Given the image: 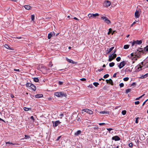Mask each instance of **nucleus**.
Here are the masks:
<instances>
[{
  "label": "nucleus",
  "instance_id": "obj_1",
  "mask_svg": "<svg viewBox=\"0 0 148 148\" xmlns=\"http://www.w3.org/2000/svg\"><path fill=\"white\" fill-rule=\"evenodd\" d=\"M137 54L135 57L140 58L141 57L142 54H143L144 53V51L141 48H139L138 49H137Z\"/></svg>",
  "mask_w": 148,
  "mask_h": 148
},
{
  "label": "nucleus",
  "instance_id": "obj_2",
  "mask_svg": "<svg viewBox=\"0 0 148 148\" xmlns=\"http://www.w3.org/2000/svg\"><path fill=\"white\" fill-rule=\"evenodd\" d=\"M54 95L57 97H63L64 96L66 97L67 95L66 94H65L64 93L62 92H55Z\"/></svg>",
  "mask_w": 148,
  "mask_h": 148
},
{
  "label": "nucleus",
  "instance_id": "obj_3",
  "mask_svg": "<svg viewBox=\"0 0 148 148\" xmlns=\"http://www.w3.org/2000/svg\"><path fill=\"white\" fill-rule=\"evenodd\" d=\"M130 43H132V46H133L134 45H135V46H136V45L137 44L140 45L142 43V41L141 40H134L133 42H130Z\"/></svg>",
  "mask_w": 148,
  "mask_h": 148
},
{
  "label": "nucleus",
  "instance_id": "obj_4",
  "mask_svg": "<svg viewBox=\"0 0 148 148\" xmlns=\"http://www.w3.org/2000/svg\"><path fill=\"white\" fill-rule=\"evenodd\" d=\"M101 19L107 24H109L111 23L110 21L108 19V18L106 16H103L101 17Z\"/></svg>",
  "mask_w": 148,
  "mask_h": 148
},
{
  "label": "nucleus",
  "instance_id": "obj_5",
  "mask_svg": "<svg viewBox=\"0 0 148 148\" xmlns=\"http://www.w3.org/2000/svg\"><path fill=\"white\" fill-rule=\"evenodd\" d=\"M86 112L88 113H89L90 114H92L93 113V112L90 110L88 109H83L82 110V113L83 114V111Z\"/></svg>",
  "mask_w": 148,
  "mask_h": 148
},
{
  "label": "nucleus",
  "instance_id": "obj_6",
  "mask_svg": "<svg viewBox=\"0 0 148 148\" xmlns=\"http://www.w3.org/2000/svg\"><path fill=\"white\" fill-rule=\"evenodd\" d=\"M126 64V63L124 61H122L119 64L118 67L120 69H121L125 66Z\"/></svg>",
  "mask_w": 148,
  "mask_h": 148
},
{
  "label": "nucleus",
  "instance_id": "obj_7",
  "mask_svg": "<svg viewBox=\"0 0 148 148\" xmlns=\"http://www.w3.org/2000/svg\"><path fill=\"white\" fill-rule=\"evenodd\" d=\"M61 122L59 120L56 121H52L53 126L54 127L57 126Z\"/></svg>",
  "mask_w": 148,
  "mask_h": 148
},
{
  "label": "nucleus",
  "instance_id": "obj_8",
  "mask_svg": "<svg viewBox=\"0 0 148 148\" xmlns=\"http://www.w3.org/2000/svg\"><path fill=\"white\" fill-rule=\"evenodd\" d=\"M111 4V2L109 1H105L104 3V5L105 6L108 7Z\"/></svg>",
  "mask_w": 148,
  "mask_h": 148
},
{
  "label": "nucleus",
  "instance_id": "obj_9",
  "mask_svg": "<svg viewBox=\"0 0 148 148\" xmlns=\"http://www.w3.org/2000/svg\"><path fill=\"white\" fill-rule=\"evenodd\" d=\"M112 140L116 141L119 140L120 138L118 136H115L112 138Z\"/></svg>",
  "mask_w": 148,
  "mask_h": 148
},
{
  "label": "nucleus",
  "instance_id": "obj_10",
  "mask_svg": "<svg viewBox=\"0 0 148 148\" xmlns=\"http://www.w3.org/2000/svg\"><path fill=\"white\" fill-rule=\"evenodd\" d=\"M106 81L107 83L110 84L112 85H113L114 84L111 79H110L109 80L106 79Z\"/></svg>",
  "mask_w": 148,
  "mask_h": 148
},
{
  "label": "nucleus",
  "instance_id": "obj_11",
  "mask_svg": "<svg viewBox=\"0 0 148 148\" xmlns=\"http://www.w3.org/2000/svg\"><path fill=\"white\" fill-rule=\"evenodd\" d=\"M67 61L69 62H70V63H72V64H76L77 63V62H75L74 61H73L72 60H71V59H69L68 58H66V59Z\"/></svg>",
  "mask_w": 148,
  "mask_h": 148
},
{
  "label": "nucleus",
  "instance_id": "obj_12",
  "mask_svg": "<svg viewBox=\"0 0 148 148\" xmlns=\"http://www.w3.org/2000/svg\"><path fill=\"white\" fill-rule=\"evenodd\" d=\"M114 48V47H112L110 49H107L106 50L107 53V54H108L110 52H111L113 49Z\"/></svg>",
  "mask_w": 148,
  "mask_h": 148
},
{
  "label": "nucleus",
  "instance_id": "obj_13",
  "mask_svg": "<svg viewBox=\"0 0 148 148\" xmlns=\"http://www.w3.org/2000/svg\"><path fill=\"white\" fill-rule=\"evenodd\" d=\"M81 133V130H78L76 132H75L74 134V135L75 136H78Z\"/></svg>",
  "mask_w": 148,
  "mask_h": 148
},
{
  "label": "nucleus",
  "instance_id": "obj_14",
  "mask_svg": "<svg viewBox=\"0 0 148 148\" xmlns=\"http://www.w3.org/2000/svg\"><path fill=\"white\" fill-rule=\"evenodd\" d=\"M147 76H148V73L144 75H142L140 77V78L141 79H144L146 78Z\"/></svg>",
  "mask_w": 148,
  "mask_h": 148
},
{
  "label": "nucleus",
  "instance_id": "obj_15",
  "mask_svg": "<svg viewBox=\"0 0 148 148\" xmlns=\"http://www.w3.org/2000/svg\"><path fill=\"white\" fill-rule=\"evenodd\" d=\"M43 95L42 94H38L35 95V97L36 98H40L43 97Z\"/></svg>",
  "mask_w": 148,
  "mask_h": 148
},
{
  "label": "nucleus",
  "instance_id": "obj_16",
  "mask_svg": "<svg viewBox=\"0 0 148 148\" xmlns=\"http://www.w3.org/2000/svg\"><path fill=\"white\" fill-rule=\"evenodd\" d=\"M31 87L34 91H35L36 90V87L33 84H32V86H31Z\"/></svg>",
  "mask_w": 148,
  "mask_h": 148
},
{
  "label": "nucleus",
  "instance_id": "obj_17",
  "mask_svg": "<svg viewBox=\"0 0 148 148\" xmlns=\"http://www.w3.org/2000/svg\"><path fill=\"white\" fill-rule=\"evenodd\" d=\"M24 7L27 10L30 9L31 7V6L29 5H25L24 6Z\"/></svg>",
  "mask_w": 148,
  "mask_h": 148
},
{
  "label": "nucleus",
  "instance_id": "obj_18",
  "mask_svg": "<svg viewBox=\"0 0 148 148\" xmlns=\"http://www.w3.org/2000/svg\"><path fill=\"white\" fill-rule=\"evenodd\" d=\"M135 16L137 18L139 17V12L138 11H136L135 13Z\"/></svg>",
  "mask_w": 148,
  "mask_h": 148
},
{
  "label": "nucleus",
  "instance_id": "obj_19",
  "mask_svg": "<svg viewBox=\"0 0 148 148\" xmlns=\"http://www.w3.org/2000/svg\"><path fill=\"white\" fill-rule=\"evenodd\" d=\"M23 110L25 111H27L29 110H31V109L30 108H27L26 107H24L23 108Z\"/></svg>",
  "mask_w": 148,
  "mask_h": 148
},
{
  "label": "nucleus",
  "instance_id": "obj_20",
  "mask_svg": "<svg viewBox=\"0 0 148 148\" xmlns=\"http://www.w3.org/2000/svg\"><path fill=\"white\" fill-rule=\"evenodd\" d=\"M33 79L35 82H38L39 81V79L37 77L33 78Z\"/></svg>",
  "mask_w": 148,
  "mask_h": 148
},
{
  "label": "nucleus",
  "instance_id": "obj_21",
  "mask_svg": "<svg viewBox=\"0 0 148 148\" xmlns=\"http://www.w3.org/2000/svg\"><path fill=\"white\" fill-rule=\"evenodd\" d=\"M32 85V84L30 83H27L26 84L27 87H31Z\"/></svg>",
  "mask_w": 148,
  "mask_h": 148
},
{
  "label": "nucleus",
  "instance_id": "obj_22",
  "mask_svg": "<svg viewBox=\"0 0 148 148\" xmlns=\"http://www.w3.org/2000/svg\"><path fill=\"white\" fill-rule=\"evenodd\" d=\"M130 46V45H125L124 46L123 48H124V49H127L129 48Z\"/></svg>",
  "mask_w": 148,
  "mask_h": 148
},
{
  "label": "nucleus",
  "instance_id": "obj_23",
  "mask_svg": "<svg viewBox=\"0 0 148 148\" xmlns=\"http://www.w3.org/2000/svg\"><path fill=\"white\" fill-rule=\"evenodd\" d=\"M115 63L113 62H112L109 64V65L110 67H112L114 65Z\"/></svg>",
  "mask_w": 148,
  "mask_h": 148
},
{
  "label": "nucleus",
  "instance_id": "obj_24",
  "mask_svg": "<svg viewBox=\"0 0 148 148\" xmlns=\"http://www.w3.org/2000/svg\"><path fill=\"white\" fill-rule=\"evenodd\" d=\"M144 51H148V45L147 46L145 47L144 48Z\"/></svg>",
  "mask_w": 148,
  "mask_h": 148
},
{
  "label": "nucleus",
  "instance_id": "obj_25",
  "mask_svg": "<svg viewBox=\"0 0 148 148\" xmlns=\"http://www.w3.org/2000/svg\"><path fill=\"white\" fill-rule=\"evenodd\" d=\"M92 17H95L97 16H98L99 14L98 13H96L95 14H92Z\"/></svg>",
  "mask_w": 148,
  "mask_h": 148
},
{
  "label": "nucleus",
  "instance_id": "obj_26",
  "mask_svg": "<svg viewBox=\"0 0 148 148\" xmlns=\"http://www.w3.org/2000/svg\"><path fill=\"white\" fill-rule=\"evenodd\" d=\"M99 113L101 114H108L109 112H107L106 111H103L100 112Z\"/></svg>",
  "mask_w": 148,
  "mask_h": 148
},
{
  "label": "nucleus",
  "instance_id": "obj_27",
  "mask_svg": "<svg viewBox=\"0 0 148 148\" xmlns=\"http://www.w3.org/2000/svg\"><path fill=\"white\" fill-rule=\"evenodd\" d=\"M131 91V89L130 88H129L126 90L125 91V93L127 94L129 92H130Z\"/></svg>",
  "mask_w": 148,
  "mask_h": 148
},
{
  "label": "nucleus",
  "instance_id": "obj_28",
  "mask_svg": "<svg viewBox=\"0 0 148 148\" xmlns=\"http://www.w3.org/2000/svg\"><path fill=\"white\" fill-rule=\"evenodd\" d=\"M52 37H53V36H52L51 34L50 33L49 34H48V39H50Z\"/></svg>",
  "mask_w": 148,
  "mask_h": 148
},
{
  "label": "nucleus",
  "instance_id": "obj_29",
  "mask_svg": "<svg viewBox=\"0 0 148 148\" xmlns=\"http://www.w3.org/2000/svg\"><path fill=\"white\" fill-rule=\"evenodd\" d=\"M31 19L32 21H34L35 19V15H32L31 16Z\"/></svg>",
  "mask_w": 148,
  "mask_h": 148
},
{
  "label": "nucleus",
  "instance_id": "obj_30",
  "mask_svg": "<svg viewBox=\"0 0 148 148\" xmlns=\"http://www.w3.org/2000/svg\"><path fill=\"white\" fill-rule=\"evenodd\" d=\"M93 84L95 87H97L99 84L97 82H95L93 83Z\"/></svg>",
  "mask_w": 148,
  "mask_h": 148
},
{
  "label": "nucleus",
  "instance_id": "obj_31",
  "mask_svg": "<svg viewBox=\"0 0 148 148\" xmlns=\"http://www.w3.org/2000/svg\"><path fill=\"white\" fill-rule=\"evenodd\" d=\"M145 63V65L148 62V59L146 58L145 60H144Z\"/></svg>",
  "mask_w": 148,
  "mask_h": 148
},
{
  "label": "nucleus",
  "instance_id": "obj_32",
  "mask_svg": "<svg viewBox=\"0 0 148 148\" xmlns=\"http://www.w3.org/2000/svg\"><path fill=\"white\" fill-rule=\"evenodd\" d=\"M109 76V75L108 74H106L104 75L103 77L105 79H106L108 78Z\"/></svg>",
  "mask_w": 148,
  "mask_h": 148
},
{
  "label": "nucleus",
  "instance_id": "obj_33",
  "mask_svg": "<svg viewBox=\"0 0 148 148\" xmlns=\"http://www.w3.org/2000/svg\"><path fill=\"white\" fill-rule=\"evenodd\" d=\"M50 33L52 35V36L53 37L54 36H55V33L53 31L52 32H50Z\"/></svg>",
  "mask_w": 148,
  "mask_h": 148
},
{
  "label": "nucleus",
  "instance_id": "obj_34",
  "mask_svg": "<svg viewBox=\"0 0 148 148\" xmlns=\"http://www.w3.org/2000/svg\"><path fill=\"white\" fill-rule=\"evenodd\" d=\"M121 113L123 115H125L126 113V111L125 110H123L122 111Z\"/></svg>",
  "mask_w": 148,
  "mask_h": 148
},
{
  "label": "nucleus",
  "instance_id": "obj_35",
  "mask_svg": "<svg viewBox=\"0 0 148 148\" xmlns=\"http://www.w3.org/2000/svg\"><path fill=\"white\" fill-rule=\"evenodd\" d=\"M124 81H127L129 79V78L128 77H125L123 79Z\"/></svg>",
  "mask_w": 148,
  "mask_h": 148
},
{
  "label": "nucleus",
  "instance_id": "obj_36",
  "mask_svg": "<svg viewBox=\"0 0 148 148\" xmlns=\"http://www.w3.org/2000/svg\"><path fill=\"white\" fill-rule=\"evenodd\" d=\"M121 58L120 57H118L116 58V60L117 61L119 62L121 60Z\"/></svg>",
  "mask_w": 148,
  "mask_h": 148
},
{
  "label": "nucleus",
  "instance_id": "obj_37",
  "mask_svg": "<svg viewBox=\"0 0 148 148\" xmlns=\"http://www.w3.org/2000/svg\"><path fill=\"white\" fill-rule=\"evenodd\" d=\"M124 84L123 83H121L119 84V86L120 88L123 87L124 86Z\"/></svg>",
  "mask_w": 148,
  "mask_h": 148
},
{
  "label": "nucleus",
  "instance_id": "obj_38",
  "mask_svg": "<svg viewBox=\"0 0 148 148\" xmlns=\"http://www.w3.org/2000/svg\"><path fill=\"white\" fill-rule=\"evenodd\" d=\"M138 119H139L138 117H137L136 118V120H135V123H138Z\"/></svg>",
  "mask_w": 148,
  "mask_h": 148
},
{
  "label": "nucleus",
  "instance_id": "obj_39",
  "mask_svg": "<svg viewBox=\"0 0 148 148\" xmlns=\"http://www.w3.org/2000/svg\"><path fill=\"white\" fill-rule=\"evenodd\" d=\"M116 56V54H114L112 55V58L114 59Z\"/></svg>",
  "mask_w": 148,
  "mask_h": 148
},
{
  "label": "nucleus",
  "instance_id": "obj_40",
  "mask_svg": "<svg viewBox=\"0 0 148 148\" xmlns=\"http://www.w3.org/2000/svg\"><path fill=\"white\" fill-rule=\"evenodd\" d=\"M138 67H137V69H139V68H141L143 67L142 66H141L140 64L138 65Z\"/></svg>",
  "mask_w": 148,
  "mask_h": 148
},
{
  "label": "nucleus",
  "instance_id": "obj_41",
  "mask_svg": "<svg viewBox=\"0 0 148 148\" xmlns=\"http://www.w3.org/2000/svg\"><path fill=\"white\" fill-rule=\"evenodd\" d=\"M128 145L130 147H132L133 146V144L132 143H129Z\"/></svg>",
  "mask_w": 148,
  "mask_h": 148
},
{
  "label": "nucleus",
  "instance_id": "obj_42",
  "mask_svg": "<svg viewBox=\"0 0 148 148\" xmlns=\"http://www.w3.org/2000/svg\"><path fill=\"white\" fill-rule=\"evenodd\" d=\"M63 82H62L59 81L58 82V84L60 85H61L63 84Z\"/></svg>",
  "mask_w": 148,
  "mask_h": 148
},
{
  "label": "nucleus",
  "instance_id": "obj_43",
  "mask_svg": "<svg viewBox=\"0 0 148 148\" xmlns=\"http://www.w3.org/2000/svg\"><path fill=\"white\" fill-rule=\"evenodd\" d=\"M137 49L135 51V52L134 53L135 54L134 56L135 57L136 56V55H137Z\"/></svg>",
  "mask_w": 148,
  "mask_h": 148
},
{
  "label": "nucleus",
  "instance_id": "obj_44",
  "mask_svg": "<svg viewBox=\"0 0 148 148\" xmlns=\"http://www.w3.org/2000/svg\"><path fill=\"white\" fill-rule=\"evenodd\" d=\"M88 16L89 18H91V17H92V14H89L88 15Z\"/></svg>",
  "mask_w": 148,
  "mask_h": 148
},
{
  "label": "nucleus",
  "instance_id": "obj_45",
  "mask_svg": "<svg viewBox=\"0 0 148 148\" xmlns=\"http://www.w3.org/2000/svg\"><path fill=\"white\" fill-rule=\"evenodd\" d=\"M114 59L113 58H109L108 60V61L109 62H111Z\"/></svg>",
  "mask_w": 148,
  "mask_h": 148
},
{
  "label": "nucleus",
  "instance_id": "obj_46",
  "mask_svg": "<svg viewBox=\"0 0 148 148\" xmlns=\"http://www.w3.org/2000/svg\"><path fill=\"white\" fill-rule=\"evenodd\" d=\"M25 138L26 139L30 138V136H28V135H25Z\"/></svg>",
  "mask_w": 148,
  "mask_h": 148
},
{
  "label": "nucleus",
  "instance_id": "obj_47",
  "mask_svg": "<svg viewBox=\"0 0 148 148\" xmlns=\"http://www.w3.org/2000/svg\"><path fill=\"white\" fill-rule=\"evenodd\" d=\"M106 129L109 132H110L111 130H113V129L112 128H106Z\"/></svg>",
  "mask_w": 148,
  "mask_h": 148
},
{
  "label": "nucleus",
  "instance_id": "obj_48",
  "mask_svg": "<svg viewBox=\"0 0 148 148\" xmlns=\"http://www.w3.org/2000/svg\"><path fill=\"white\" fill-rule=\"evenodd\" d=\"M6 145H10L11 144V142H8L6 143Z\"/></svg>",
  "mask_w": 148,
  "mask_h": 148
},
{
  "label": "nucleus",
  "instance_id": "obj_49",
  "mask_svg": "<svg viewBox=\"0 0 148 148\" xmlns=\"http://www.w3.org/2000/svg\"><path fill=\"white\" fill-rule=\"evenodd\" d=\"M139 103H140V102L138 101H135V104L136 105H138V104H139Z\"/></svg>",
  "mask_w": 148,
  "mask_h": 148
},
{
  "label": "nucleus",
  "instance_id": "obj_50",
  "mask_svg": "<svg viewBox=\"0 0 148 148\" xmlns=\"http://www.w3.org/2000/svg\"><path fill=\"white\" fill-rule=\"evenodd\" d=\"M4 47L6 48H8V47H9V46L7 45V44H5L4 45Z\"/></svg>",
  "mask_w": 148,
  "mask_h": 148
},
{
  "label": "nucleus",
  "instance_id": "obj_51",
  "mask_svg": "<svg viewBox=\"0 0 148 148\" xmlns=\"http://www.w3.org/2000/svg\"><path fill=\"white\" fill-rule=\"evenodd\" d=\"M80 80L82 81H84L86 80V79L85 78H82L80 79Z\"/></svg>",
  "mask_w": 148,
  "mask_h": 148
},
{
  "label": "nucleus",
  "instance_id": "obj_52",
  "mask_svg": "<svg viewBox=\"0 0 148 148\" xmlns=\"http://www.w3.org/2000/svg\"><path fill=\"white\" fill-rule=\"evenodd\" d=\"M148 100V99L145 100L143 103L142 106H144L146 103V102Z\"/></svg>",
  "mask_w": 148,
  "mask_h": 148
},
{
  "label": "nucleus",
  "instance_id": "obj_53",
  "mask_svg": "<svg viewBox=\"0 0 148 148\" xmlns=\"http://www.w3.org/2000/svg\"><path fill=\"white\" fill-rule=\"evenodd\" d=\"M109 32H110V33H112V29L111 28H110L109 29Z\"/></svg>",
  "mask_w": 148,
  "mask_h": 148
},
{
  "label": "nucleus",
  "instance_id": "obj_54",
  "mask_svg": "<svg viewBox=\"0 0 148 148\" xmlns=\"http://www.w3.org/2000/svg\"><path fill=\"white\" fill-rule=\"evenodd\" d=\"M136 84V83L135 82H133L132 84L131 85V86H132L134 85H135Z\"/></svg>",
  "mask_w": 148,
  "mask_h": 148
},
{
  "label": "nucleus",
  "instance_id": "obj_55",
  "mask_svg": "<svg viewBox=\"0 0 148 148\" xmlns=\"http://www.w3.org/2000/svg\"><path fill=\"white\" fill-rule=\"evenodd\" d=\"M141 63L143 66H145V63L144 62V61L143 62H142Z\"/></svg>",
  "mask_w": 148,
  "mask_h": 148
},
{
  "label": "nucleus",
  "instance_id": "obj_56",
  "mask_svg": "<svg viewBox=\"0 0 148 148\" xmlns=\"http://www.w3.org/2000/svg\"><path fill=\"white\" fill-rule=\"evenodd\" d=\"M93 87L92 85L91 84H90L89 86H88V87H89L90 88H92Z\"/></svg>",
  "mask_w": 148,
  "mask_h": 148
},
{
  "label": "nucleus",
  "instance_id": "obj_57",
  "mask_svg": "<svg viewBox=\"0 0 148 148\" xmlns=\"http://www.w3.org/2000/svg\"><path fill=\"white\" fill-rule=\"evenodd\" d=\"M105 124H106L104 123H99V125H105Z\"/></svg>",
  "mask_w": 148,
  "mask_h": 148
},
{
  "label": "nucleus",
  "instance_id": "obj_58",
  "mask_svg": "<svg viewBox=\"0 0 148 148\" xmlns=\"http://www.w3.org/2000/svg\"><path fill=\"white\" fill-rule=\"evenodd\" d=\"M11 144L12 145H17V144L16 143H12L11 142Z\"/></svg>",
  "mask_w": 148,
  "mask_h": 148
},
{
  "label": "nucleus",
  "instance_id": "obj_59",
  "mask_svg": "<svg viewBox=\"0 0 148 148\" xmlns=\"http://www.w3.org/2000/svg\"><path fill=\"white\" fill-rule=\"evenodd\" d=\"M112 55L113 54H111L110 55H109L108 56L109 57V58H112Z\"/></svg>",
  "mask_w": 148,
  "mask_h": 148
},
{
  "label": "nucleus",
  "instance_id": "obj_60",
  "mask_svg": "<svg viewBox=\"0 0 148 148\" xmlns=\"http://www.w3.org/2000/svg\"><path fill=\"white\" fill-rule=\"evenodd\" d=\"M61 137V136H60L58 137L57 139H56V140H57V141L58 140H59V139Z\"/></svg>",
  "mask_w": 148,
  "mask_h": 148
},
{
  "label": "nucleus",
  "instance_id": "obj_61",
  "mask_svg": "<svg viewBox=\"0 0 148 148\" xmlns=\"http://www.w3.org/2000/svg\"><path fill=\"white\" fill-rule=\"evenodd\" d=\"M14 71H19V69H14Z\"/></svg>",
  "mask_w": 148,
  "mask_h": 148
},
{
  "label": "nucleus",
  "instance_id": "obj_62",
  "mask_svg": "<svg viewBox=\"0 0 148 148\" xmlns=\"http://www.w3.org/2000/svg\"><path fill=\"white\" fill-rule=\"evenodd\" d=\"M30 119L32 120H33L34 121V117L33 116H31V117H30Z\"/></svg>",
  "mask_w": 148,
  "mask_h": 148
},
{
  "label": "nucleus",
  "instance_id": "obj_63",
  "mask_svg": "<svg viewBox=\"0 0 148 148\" xmlns=\"http://www.w3.org/2000/svg\"><path fill=\"white\" fill-rule=\"evenodd\" d=\"M116 73H115L113 75V77H116Z\"/></svg>",
  "mask_w": 148,
  "mask_h": 148
},
{
  "label": "nucleus",
  "instance_id": "obj_64",
  "mask_svg": "<svg viewBox=\"0 0 148 148\" xmlns=\"http://www.w3.org/2000/svg\"><path fill=\"white\" fill-rule=\"evenodd\" d=\"M103 69H98V71L99 72H101L102 70H103Z\"/></svg>",
  "mask_w": 148,
  "mask_h": 148
}]
</instances>
